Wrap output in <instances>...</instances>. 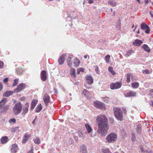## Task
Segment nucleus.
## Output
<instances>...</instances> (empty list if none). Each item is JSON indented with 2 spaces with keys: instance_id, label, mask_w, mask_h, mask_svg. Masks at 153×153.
<instances>
[{
  "instance_id": "f257e3e1",
  "label": "nucleus",
  "mask_w": 153,
  "mask_h": 153,
  "mask_svg": "<svg viewBox=\"0 0 153 153\" xmlns=\"http://www.w3.org/2000/svg\"><path fill=\"white\" fill-rule=\"evenodd\" d=\"M96 122L98 127V132L101 135L105 136L109 128L107 118L104 115L100 114L97 117Z\"/></svg>"
},
{
  "instance_id": "f03ea898",
  "label": "nucleus",
  "mask_w": 153,
  "mask_h": 153,
  "mask_svg": "<svg viewBox=\"0 0 153 153\" xmlns=\"http://www.w3.org/2000/svg\"><path fill=\"white\" fill-rule=\"evenodd\" d=\"M7 100V99L4 98L0 101V110L1 112H6L9 108L10 105L6 104Z\"/></svg>"
},
{
  "instance_id": "7ed1b4c3",
  "label": "nucleus",
  "mask_w": 153,
  "mask_h": 153,
  "mask_svg": "<svg viewBox=\"0 0 153 153\" xmlns=\"http://www.w3.org/2000/svg\"><path fill=\"white\" fill-rule=\"evenodd\" d=\"M117 135L114 132H111L108 134L105 138L106 141L109 143H113L117 140Z\"/></svg>"
},
{
  "instance_id": "20e7f679",
  "label": "nucleus",
  "mask_w": 153,
  "mask_h": 153,
  "mask_svg": "<svg viewBox=\"0 0 153 153\" xmlns=\"http://www.w3.org/2000/svg\"><path fill=\"white\" fill-rule=\"evenodd\" d=\"M22 108V105L20 102L15 104L13 107L12 111L14 115H18L20 114Z\"/></svg>"
},
{
  "instance_id": "39448f33",
  "label": "nucleus",
  "mask_w": 153,
  "mask_h": 153,
  "mask_svg": "<svg viewBox=\"0 0 153 153\" xmlns=\"http://www.w3.org/2000/svg\"><path fill=\"white\" fill-rule=\"evenodd\" d=\"M113 110L116 117L117 119L122 121L123 118L122 112L120 109L117 107H115L114 108Z\"/></svg>"
},
{
  "instance_id": "423d86ee",
  "label": "nucleus",
  "mask_w": 153,
  "mask_h": 153,
  "mask_svg": "<svg viewBox=\"0 0 153 153\" xmlns=\"http://www.w3.org/2000/svg\"><path fill=\"white\" fill-rule=\"evenodd\" d=\"M94 104L96 108L101 109H103L105 108L104 104L100 101H96L94 102Z\"/></svg>"
},
{
  "instance_id": "0eeeda50",
  "label": "nucleus",
  "mask_w": 153,
  "mask_h": 153,
  "mask_svg": "<svg viewBox=\"0 0 153 153\" xmlns=\"http://www.w3.org/2000/svg\"><path fill=\"white\" fill-rule=\"evenodd\" d=\"M122 85V83L117 82L115 83H112L110 85V88L112 90L118 89L120 88Z\"/></svg>"
},
{
  "instance_id": "6e6552de",
  "label": "nucleus",
  "mask_w": 153,
  "mask_h": 153,
  "mask_svg": "<svg viewBox=\"0 0 153 153\" xmlns=\"http://www.w3.org/2000/svg\"><path fill=\"white\" fill-rule=\"evenodd\" d=\"M142 29L145 30V32L146 33H149L150 32V29L149 26L145 22H143L140 25Z\"/></svg>"
},
{
  "instance_id": "1a4fd4ad",
  "label": "nucleus",
  "mask_w": 153,
  "mask_h": 153,
  "mask_svg": "<svg viewBox=\"0 0 153 153\" xmlns=\"http://www.w3.org/2000/svg\"><path fill=\"white\" fill-rule=\"evenodd\" d=\"M25 85L24 83H22L18 85L17 88L14 90V92H18L22 91L24 88Z\"/></svg>"
},
{
  "instance_id": "9d476101",
  "label": "nucleus",
  "mask_w": 153,
  "mask_h": 153,
  "mask_svg": "<svg viewBox=\"0 0 153 153\" xmlns=\"http://www.w3.org/2000/svg\"><path fill=\"white\" fill-rule=\"evenodd\" d=\"M41 78L42 80L43 81H45L47 78V73L46 71H42L41 73Z\"/></svg>"
},
{
  "instance_id": "9b49d317",
  "label": "nucleus",
  "mask_w": 153,
  "mask_h": 153,
  "mask_svg": "<svg viewBox=\"0 0 153 153\" xmlns=\"http://www.w3.org/2000/svg\"><path fill=\"white\" fill-rule=\"evenodd\" d=\"M29 104L27 103L25 104L23 106V112L22 113V114H25L28 111Z\"/></svg>"
},
{
  "instance_id": "f8f14e48",
  "label": "nucleus",
  "mask_w": 153,
  "mask_h": 153,
  "mask_svg": "<svg viewBox=\"0 0 153 153\" xmlns=\"http://www.w3.org/2000/svg\"><path fill=\"white\" fill-rule=\"evenodd\" d=\"M66 55V53H64L60 57L58 61V62L60 65H62L63 64Z\"/></svg>"
},
{
  "instance_id": "ddd939ff",
  "label": "nucleus",
  "mask_w": 153,
  "mask_h": 153,
  "mask_svg": "<svg viewBox=\"0 0 153 153\" xmlns=\"http://www.w3.org/2000/svg\"><path fill=\"white\" fill-rule=\"evenodd\" d=\"M136 94V93L134 91H130L129 92L125 93L124 95L126 97H134Z\"/></svg>"
},
{
  "instance_id": "4468645a",
  "label": "nucleus",
  "mask_w": 153,
  "mask_h": 153,
  "mask_svg": "<svg viewBox=\"0 0 153 153\" xmlns=\"http://www.w3.org/2000/svg\"><path fill=\"white\" fill-rule=\"evenodd\" d=\"M66 57L67 58L68 64L69 66L70 67H71V64L72 63V61L71 60V59L72 57V56L71 55H67V54H66Z\"/></svg>"
},
{
  "instance_id": "2eb2a0df",
  "label": "nucleus",
  "mask_w": 153,
  "mask_h": 153,
  "mask_svg": "<svg viewBox=\"0 0 153 153\" xmlns=\"http://www.w3.org/2000/svg\"><path fill=\"white\" fill-rule=\"evenodd\" d=\"M50 97L48 94H45L43 97V100L45 105H47L50 101Z\"/></svg>"
},
{
  "instance_id": "dca6fc26",
  "label": "nucleus",
  "mask_w": 153,
  "mask_h": 153,
  "mask_svg": "<svg viewBox=\"0 0 153 153\" xmlns=\"http://www.w3.org/2000/svg\"><path fill=\"white\" fill-rule=\"evenodd\" d=\"M87 83L89 85H91L93 81L92 77L90 76H87L86 77Z\"/></svg>"
},
{
  "instance_id": "f3484780",
  "label": "nucleus",
  "mask_w": 153,
  "mask_h": 153,
  "mask_svg": "<svg viewBox=\"0 0 153 153\" xmlns=\"http://www.w3.org/2000/svg\"><path fill=\"white\" fill-rule=\"evenodd\" d=\"M80 151L81 153H87L86 146L85 145H82L80 147Z\"/></svg>"
},
{
  "instance_id": "a211bd4d",
  "label": "nucleus",
  "mask_w": 153,
  "mask_h": 153,
  "mask_svg": "<svg viewBox=\"0 0 153 153\" xmlns=\"http://www.w3.org/2000/svg\"><path fill=\"white\" fill-rule=\"evenodd\" d=\"M17 145L16 144H13L11 149V152L12 153H16L18 150Z\"/></svg>"
},
{
  "instance_id": "6ab92c4d",
  "label": "nucleus",
  "mask_w": 153,
  "mask_h": 153,
  "mask_svg": "<svg viewBox=\"0 0 153 153\" xmlns=\"http://www.w3.org/2000/svg\"><path fill=\"white\" fill-rule=\"evenodd\" d=\"M143 43V42L140 40L136 39L133 42V44L134 45L139 46L141 44Z\"/></svg>"
},
{
  "instance_id": "aec40b11",
  "label": "nucleus",
  "mask_w": 153,
  "mask_h": 153,
  "mask_svg": "<svg viewBox=\"0 0 153 153\" xmlns=\"http://www.w3.org/2000/svg\"><path fill=\"white\" fill-rule=\"evenodd\" d=\"M38 102V100H33L31 103V109L32 110L35 107L36 105Z\"/></svg>"
},
{
  "instance_id": "412c9836",
  "label": "nucleus",
  "mask_w": 153,
  "mask_h": 153,
  "mask_svg": "<svg viewBox=\"0 0 153 153\" xmlns=\"http://www.w3.org/2000/svg\"><path fill=\"white\" fill-rule=\"evenodd\" d=\"M142 48L144 51L148 53H149L150 52V49L149 47L146 44H144Z\"/></svg>"
},
{
  "instance_id": "4be33fe9",
  "label": "nucleus",
  "mask_w": 153,
  "mask_h": 153,
  "mask_svg": "<svg viewBox=\"0 0 153 153\" xmlns=\"http://www.w3.org/2000/svg\"><path fill=\"white\" fill-rule=\"evenodd\" d=\"M8 140V138L7 136H3L1 139V143L2 144L6 143Z\"/></svg>"
},
{
  "instance_id": "5701e85b",
  "label": "nucleus",
  "mask_w": 153,
  "mask_h": 153,
  "mask_svg": "<svg viewBox=\"0 0 153 153\" xmlns=\"http://www.w3.org/2000/svg\"><path fill=\"white\" fill-rule=\"evenodd\" d=\"M30 137V135L27 133H26L24 137L23 138L22 143H25Z\"/></svg>"
},
{
  "instance_id": "b1692460",
  "label": "nucleus",
  "mask_w": 153,
  "mask_h": 153,
  "mask_svg": "<svg viewBox=\"0 0 153 153\" xmlns=\"http://www.w3.org/2000/svg\"><path fill=\"white\" fill-rule=\"evenodd\" d=\"M70 74L72 77H75L76 76V72L75 69L73 68H71V69L70 71Z\"/></svg>"
},
{
  "instance_id": "393cba45",
  "label": "nucleus",
  "mask_w": 153,
  "mask_h": 153,
  "mask_svg": "<svg viewBox=\"0 0 153 153\" xmlns=\"http://www.w3.org/2000/svg\"><path fill=\"white\" fill-rule=\"evenodd\" d=\"M13 92V91H7L4 92L3 95L4 97H8L11 95Z\"/></svg>"
},
{
  "instance_id": "a878e982",
  "label": "nucleus",
  "mask_w": 153,
  "mask_h": 153,
  "mask_svg": "<svg viewBox=\"0 0 153 153\" xmlns=\"http://www.w3.org/2000/svg\"><path fill=\"white\" fill-rule=\"evenodd\" d=\"M83 94L85 96V97L87 98H88L89 97L90 95V93L86 89H84L83 90L82 92Z\"/></svg>"
},
{
  "instance_id": "bb28decb",
  "label": "nucleus",
  "mask_w": 153,
  "mask_h": 153,
  "mask_svg": "<svg viewBox=\"0 0 153 153\" xmlns=\"http://www.w3.org/2000/svg\"><path fill=\"white\" fill-rule=\"evenodd\" d=\"M132 87L134 88H137L139 86V83L138 82H134L131 83Z\"/></svg>"
},
{
  "instance_id": "cd10ccee",
  "label": "nucleus",
  "mask_w": 153,
  "mask_h": 153,
  "mask_svg": "<svg viewBox=\"0 0 153 153\" xmlns=\"http://www.w3.org/2000/svg\"><path fill=\"white\" fill-rule=\"evenodd\" d=\"M85 126L88 133H89L91 132L92 131V129L90 126L89 124H87L85 125Z\"/></svg>"
},
{
  "instance_id": "c85d7f7f",
  "label": "nucleus",
  "mask_w": 153,
  "mask_h": 153,
  "mask_svg": "<svg viewBox=\"0 0 153 153\" xmlns=\"http://www.w3.org/2000/svg\"><path fill=\"white\" fill-rule=\"evenodd\" d=\"M42 107L41 104L38 105L36 108L35 110L36 112H39L42 109Z\"/></svg>"
},
{
  "instance_id": "c756f323",
  "label": "nucleus",
  "mask_w": 153,
  "mask_h": 153,
  "mask_svg": "<svg viewBox=\"0 0 153 153\" xmlns=\"http://www.w3.org/2000/svg\"><path fill=\"white\" fill-rule=\"evenodd\" d=\"M133 51L131 50H130L126 52V53L125 55V56H126L128 57L131 54L133 53Z\"/></svg>"
},
{
  "instance_id": "7c9ffc66",
  "label": "nucleus",
  "mask_w": 153,
  "mask_h": 153,
  "mask_svg": "<svg viewBox=\"0 0 153 153\" xmlns=\"http://www.w3.org/2000/svg\"><path fill=\"white\" fill-rule=\"evenodd\" d=\"M79 60L77 58L75 59L74 62V65L76 67H77L78 66L79 64Z\"/></svg>"
},
{
  "instance_id": "2f4dec72",
  "label": "nucleus",
  "mask_w": 153,
  "mask_h": 153,
  "mask_svg": "<svg viewBox=\"0 0 153 153\" xmlns=\"http://www.w3.org/2000/svg\"><path fill=\"white\" fill-rule=\"evenodd\" d=\"M137 133H140L141 131V126L140 125H138L136 128Z\"/></svg>"
},
{
  "instance_id": "473e14b6",
  "label": "nucleus",
  "mask_w": 153,
  "mask_h": 153,
  "mask_svg": "<svg viewBox=\"0 0 153 153\" xmlns=\"http://www.w3.org/2000/svg\"><path fill=\"white\" fill-rule=\"evenodd\" d=\"M132 74L131 73H129L127 74V77L126 79V82H129L130 81V77L131 76Z\"/></svg>"
},
{
  "instance_id": "72a5a7b5",
  "label": "nucleus",
  "mask_w": 153,
  "mask_h": 153,
  "mask_svg": "<svg viewBox=\"0 0 153 153\" xmlns=\"http://www.w3.org/2000/svg\"><path fill=\"white\" fill-rule=\"evenodd\" d=\"M19 127H13L11 129V131L12 132H15V131H19Z\"/></svg>"
},
{
  "instance_id": "f704fd0d",
  "label": "nucleus",
  "mask_w": 153,
  "mask_h": 153,
  "mask_svg": "<svg viewBox=\"0 0 153 153\" xmlns=\"http://www.w3.org/2000/svg\"><path fill=\"white\" fill-rule=\"evenodd\" d=\"M23 70L21 68H18L16 69V73L18 74H20L22 73Z\"/></svg>"
},
{
  "instance_id": "c9c22d12",
  "label": "nucleus",
  "mask_w": 153,
  "mask_h": 153,
  "mask_svg": "<svg viewBox=\"0 0 153 153\" xmlns=\"http://www.w3.org/2000/svg\"><path fill=\"white\" fill-rule=\"evenodd\" d=\"M102 150L103 153H111V151L108 148L103 149Z\"/></svg>"
},
{
  "instance_id": "e433bc0d",
  "label": "nucleus",
  "mask_w": 153,
  "mask_h": 153,
  "mask_svg": "<svg viewBox=\"0 0 153 153\" xmlns=\"http://www.w3.org/2000/svg\"><path fill=\"white\" fill-rule=\"evenodd\" d=\"M110 55L108 54L106 55L105 58V60L107 63H109V59L110 58Z\"/></svg>"
},
{
  "instance_id": "4c0bfd02",
  "label": "nucleus",
  "mask_w": 153,
  "mask_h": 153,
  "mask_svg": "<svg viewBox=\"0 0 153 153\" xmlns=\"http://www.w3.org/2000/svg\"><path fill=\"white\" fill-rule=\"evenodd\" d=\"M34 142L35 143L37 144H39L40 143V140L38 138H36L35 139H34Z\"/></svg>"
},
{
  "instance_id": "58836bf2",
  "label": "nucleus",
  "mask_w": 153,
  "mask_h": 153,
  "mask_svg": "<svg viewBox=\"0 0 153 153\" xmlns=\"http://www.w3.org/2000/svg\"><path fill=\"white\" fill-rule=\"evenodd\" d=\"M108 3L111 5L115 6L116 5V4L115 2L114 1H109Z\"/></svg>"
},
{
  "instance_id": "ea45409f",
  "label": "nucleus",
  "mask_w": 153,
  "mask_h": 153,
  "mask_svg": "<svg viewBox=\"0 0 153 153\" xmlns=\"http://www.w3.org/2000/svg\"><path fill=\"white\" fill-rule=\"evenodd\" d=\"M143 74H149L151 73V72H150L148 70L145 69L142 71Z\"/></svg>"
},
{
  "instance_id": "a19ab883",
  "label": "nucleus",
  "mask_w": 153,
  "mask_h": 153,
  "mask_svg": "<svg viewBox=\"0 0 153 153\" xmlns=\"http://www.w3.org/2000/svg\"><path fill=\"white\" fill-rule=\"evenodd\" d=\"M95 71L96 73L98 74H99L100 73L99 67L97 66H95Z\"/></svg>"
},
{
  "instance_id": "79ce46f5",
  "label": "nucleus",
  "mask_w": 153,
  "mask_h": 153,
  "mask_svg": "<svg viewBox=\"0 0 153 153\" xmlns=\"http://www.w3.org/2000/svg\"><path fill=\"white\" fill-rule=\"evenodd\" d=\"M8 122L10 123L12 122L13 123H15L16 122V119L15 118H12L9 120Z\"/></svg>"
},
{
  "instance_id": "37998d69",
  "label": "nucleus",
  "mask_w": 153,
  "mask_h": 153,
  "mask_svg": "<svg viewBox=\"0 0 153 153\" xmlns=\"http://www.w3.org/2000/svg\"><path fill=\"white\" fill-rule=\"evenodd\" d=\"M18 79H14V82L12 85L13 86H16L18 84Z\"/></svg>"
},
{
  "instance_id": "c03bdc74",
  "label": "nucleus",
  "mask_w": 153,
  "mask_h": 153,
  "mask_svg": "<svg viewBox=\"0 0 153 153\" xmlns=\"http://www.w3.org/2000/svg\"><path fill=\"white\" fill-rule=\"evenodd\" d=\"M74 141L72 139L70 138L68 140V144L70 145H71L73 144Z\"/></svg>"
},
{
  "instance_id": "a18cd8bd",
  "label": "nucleus",
  "mask_w": 153,
  "mask_h": 153,
  "mask_svg": "<svg viewBox=\"0 0 153 153\" xmlns=\"http://www.w3.org/2000/svg\"><path fill=\"white\" fill-rule=\"evenodd\" d=\"M140 152H141V153H144L145 152V150L143 149V147H142V146H141L140 147Z\"/></svg>"
},
{
  "instance_id": "49530a36",
  "label": "nucleus",
  "mask_w": 153,
  "mask_h": 153,
  "mask_svg": "<svg viewBox=\"0 0 153 153\" xmlns=\"http://www.w3.org/2000/svg\"><path fill=\"white\" fill-rule=\"evenodd\" d=\"M132 140L134 141L136 139L135 134L134 133H133L132 134Z\"/></svg>"
},
{
  "instance_id": "de8ad7c7",
  "label": "nucleus",
  "mask_w": 153,
  "mask_h": 153,
  "mask_svg": "<svg viewBox=\"0 0 153 153\" xmlns=\"http://www.w3.org/2000/svg\"><path fill=\"white\" fill-rule=\"evenodd\" d=\"M78 135L79 137L82 138H83V133L82 132H79Z\"/></svg>"
},
{
  "instance_id": "09e8293b",
  "label": "nucleus",
  "mask_w": 153,
  "mask_h": 153,
  "mask_svg": "<svg viewBox=\"0 0 153 153\" xmlns=\"http://www.w3.org/2000/svg\"><path fill=\"white\" fill-rule=\"evenodd\" d=\"M4 66V63L3 62L0 61V68H2Z\"/></svg>"
},
{
  "instance_id": "8fccbe9b",
  "label": "nucleus",
  "mask_w": 153,
  "mask_h": 153,
  "mask_svg": "<svg viewBox=\"0 0 153 153\" xmlns=\"http://www.w3.org/2000/svg\"><path fill=\"white\" fill-rule=\"evenodd\" d=\"M108 69L109 71L111 72H114V71L113 70V68L111 67H109Z\"/></svg>"
},
{
  "instance_id": "3c124183",
  "label": "nucleus",
  "mask_w": 153,
  "mask_h": 153,
  "mask_svg": "<svg viewBox=\"0 0 153 153\" xmlns=\"http://www.w3.org/2000/svg\"><path fill=\"white\" fill-rule=\"evenodd\" d=\"M149 94L150 95L153 97V89L150 90Z\"/></svg>"
},
{
  "instance_id": "603ef678",
  "label": "nucleus",
  "mask_w": 153,
  "mask_h": 153,
  "mask_svg": "<svg viewBox=\"0 0 153 153\" xmlns=\"http://www.w3.org/2000/svg\"><path fill=\"white\" fill-rule=\"evenodd\" d=\"M8 81V79L7 78H5L3 80V82L4 83H6Z\"/></svg>"
},
{
  "instance_id": "864d4df0",
  "label": "nucleus",
  "mask_w": 153,
  "mask_h": 153,
  "mask_svg": "<svg viewBox=\"0 0 153 153\" xmlns=\"http://www.w3.org/2000/svg\"><path fill=\"white\" fill-rule=\"evenodd\" d=\"M3 88V85L0 82V91H1Z\"/></svg>"
},
{
  "instance_id": "5fc2aeb1",
  "label": "nucleus",
  "mask_w": 153,
  "mask_h": 153,
  "mask_svg": "<svg viewBox=\"0 0 153 153\" xmlns=\"http://www.w3.org/2000/svg\"><path fill=\"white\" fill-rule=\"evenodd\" d=\"M80 70V69L78 68L77 69V73L78 74H79L80 73V72H81Z\"/></svg>"
},
{
  "instance_id": "6e6d98bb",
  "label": "nucleus",
  "mask_w": 153,
  "mask_h": 153,
  "mask_svg": "<svg viewBox=\"0 0 153 153\" xmlns=\"http://www.w3.org/2000/svg\"><path fill=\"white\" fill-rule=\"evenodd\" d=\"M123 112L124 114H126V109L125 108H123Z\"/></svg>"
},
{
  "instance_id": "4d7b16f0",
  "label": "nucleus",
  "mask_w": 153,
  "mask_h": 153,
  "mask_svg": "<svg viewBox=\"0 0 153 153\" xmlns=\"http://www.w3.org/2000/svg\"><path fill=\"white\" fill-rule=\"evenodd\" d=\"M74 139L76 142H77L78 141V138L77 137H75Z\"/></svg>"
},
{
  "instance_id": "13d9d810",
  "label": "nucleus",
  "mask_w": 153,
  "mask_h": 153,
  "mask_svg": "<svg viewBox=\"0 0 153 153\" xmlns=\"http://www.w3.org/2000/svg\"><path fill=\"white\" fill-rule=\"evenodd\" d=\"M79 69H80V71H82V72H84V69L83 68H79Z\"/></svg>"
},
{
  "instance_id": "bf43d9fd",
  "label": "nucleus",
  "mask_w": 153,
  "mask_h": 153,
  "mask_svg": "<svg viewBox=\"0 0 153 153\" xmlns=\"http://www.w3.org/2000/svg\"><path fill=\"white\" fill-rule=\"evenodd\" d=\"M150 1L148 0H146L145 1V3L146 4H148L149 3Z\"/></svg>"
},
{
  "instance_id": "052dcab7",
  "label": "nucleus",
  "mask_w": 153,
  "mask_h": 153,
  "mask_svg": "<svg viewBox=\"0 0 153 153\" xmlns=\"http://www.w3.org/2000/svg\"><path fill=\"white\" fill-rule=\"evenodd\" d=\"M150 13L151 16L153 18V14L152 13L151 11L150 12Z\"/></svg>"
},
{
  "instance_id": "680f3d73",
  "label": "nucleus",
  "mask_w": 153,
  "mask_h": 153,
  "mask_svg": "<svg viewBox=\"0 0 153 153\" xmlns=\"http://www.w3.org/2000/svg\"><path fill=\"white\" fill-rule=\"evenodd\" d=\"M27 153H33L32 149L29 151Z\"/></svg>"
},
{
  "instance_id": "e2e57ef3",
  "label": "nucleus",
  "mask_w": 153,
  "mask_h": 153,
  "mask_svg": "<svg viewBox=\"0 0 153 153\" xmlns=\"http://www.w3.org/2000/svg\"><path fill=\"white\" fill-rule=\"evenodd\" d=\"M36 118H35V119L33 121H32V123L33 124H34V123L35 121V120H36Z\"/></svg>"
},
{
  "instance_id": "0e129e2a",
  "label": "nucleus",
  "mask_w": 153,
  "mask_h": 153,
  "mask_svg": "<svg viewBox=\"0 0 153 153\" xmlns=\"http://www.w3.org/2000/svg\"><path fill=\"white\" fill-rule=\"evenodd\" d=\"M87 55H85L84 56V58L85 59H86L87 58Z\"/></svg>"
},
{
  "instance_id": "69168bd1",
  "label": "nucleus",
  "mask_w": 153,
  "mask_h": 153,
  "mask_svg": "<svg viewBox=\"0 0 153 153\" xmlns=\"http://www.w3.org/2000/svg\"><path fill=\"white\" fill-rule=\"evenodd\" d=\"M137 33H140V31H139V29H138V31L137 32Z\"/></svg>"
},
{
  "instance_id": "338daca9",
  "label": "nucleus",
  "mask_w": 153,
  "mask_h": 153,
  "mask_svg": "<svg viewBox=\"0 0 153 153\" xmlns=\"http://www.w3.org/2000/svg\"><path fill=\"white\" fill-rule=\"evenodd\" d=\"M111 74H113V75H114V74H115V72H111Z\"/></svg>"
},
{
  "instance_id": "774afa93",
  "label": "nucleus",
  "mask_w": 153,
  "mask_h": 153,
  "mask_svg": "<svg viewBox=\"0 0 153 153\" xmlns=\"http://www.w3.org/2000/svg\"><path fill=\"white\" fill-rule=\"evenodd\" d=\"M137 25H136L135 27V29H136V28H137Z\"/></svg>"
}]
</instances>
